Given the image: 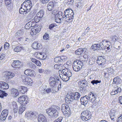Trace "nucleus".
<instances>
[{
  "label": "nucleus",
  "instance_id": "obj_53",
  "mask_svg": "<svg viewBox=\"0 0 122 122\" xmlns=\"http://www.w3.org/2000/svg\"><path fill=\"white\" fill-rule=\"evenodd\" d=\"M21 31L19 30L17 31V32L15 33V36H16L20 37L22 35V33L21 32Z\"/></svg>",
  "mask_w": 122,
  "mask_h": 122
},
{
  "label": "nucleus",
  "instance_id": "obj_9",
  "mask_svg": "<svg viewBox=\"0 0 122 122\" xmlns=\"http://www.w3.org/2000/svg\"><path fill=\"white\" fill-rule=\"evenodd\" d=\"M74 92H70L69 94H68L66 97L65 98V101L67 103H70L71 102H72L73 101L75 100L74 98Z\"/></svg>",
  "mask_w": 122,
  "mask_h": 122
},
{
  "label": "nucleus",
  "instance_id": "obj_51",
  "mask_svg": "<svg viewBox=\"0 0 122 122\" xmlns=\"http://www.w3.org/2000/svg\"><path fill=\"white\" fill-rule=\"evenodd\" d=\"M111 38L112 41L113 42L117 41L118 39V37L115 36H113Z\"/></svg>",
  "mask_w": 122,
  "mask_h": 122
},
{
  "label": "nucleus",
  "instance_id": "obj_59",
  "mask_svg": "<svg viewBox=\"0 0 122 122\" xmlns=\"http://www.w3.org/2000/svg\"><path fill=\"white\" fill-rule=\"evenodd\" d=\"M34 20L36 21V22H38L39 20H40V18L36 15V16L34 17V19H33Z\"/></svg>",
  "mask_w": 122,
  "mask_h": 122
},
{
  "label": "nucleus",
  "instance_id": "obj_16",
  "mask_svg": "<svg viewBox=\"0 0 122 122\" xmlns=\"http://www.w3.org/2000/svg\"><path fill=\"white\" fill-rule=\"evenodd\" d=\"M15 76L14 73L10 71L6 72L5 75V76L7 80H10V79L13 78Z\"/></svg>",
  "mask_w": 122,
  "mask_h": 122
},
{
  "label": "nucleus",
  "instance_id": "obj_48",
  "mask_svg": "<svg viewBox=\"0 0 122 122\" xmlns=\"http://www.w3.org/2000/svg\"><path fill=\"white\" fill-rule=\"evenodd\" d=\"M37 42L36 41L34 42L32 44V47L35 49H38L37 47L38 46H37Z\"/></svg>",
  "mask_w": 122,
  "mask_h": 122
},
{
  "label": "nucleus",
  "instance_id": "obj_31",
  "mask_svg": "<svg viewBox=\"0 0 122 122\" xmlns=\"http://www.w3.org/2000/svg\"><path fill=\"white\" fill-rule=\"evenodd\" d=\"M7 95V93L5 92L0 90V97L3 98L4 97L6 96Z\"/></svg>",
  "mask_w": 122,
  "mask_h": 122
},
{
  "label": "nucleus",
  "instance_id": "obj_25",
  "mask_svg": "<svg viewBox=\"0 0 122 122\" xmlns=\"http://www.w3.org/2000/svg\"><path fill=\"white\" fill-rule=\"evenodd\" d=\"M11 94H13L14 97H16L18 96L19 94L18 90L15 88H13L11 90Z\"/></svg>",
  "mask_w": 122,
  "mask_h": 122
},
{
  "label": "nucleus",
  "instance_id": "obj_17",
  "mask_svg": "<svg viewBox=\"0 0 122 122\" xmlns=\"http://www.w3.org/2000/svg\"><path fill=\"white\" fill-rule=\"evenodd\" d=\"M80 101L82 104L84 105L85 106H86L89 101L88 96H85L82 97L80 99Z\"/></svg>",
  "mask_w": 122,
  "mask_h": 122
},
{
  "label": "nucleus",
  "instance_id": "obj_62",
  "mask_svg": "<svg viewBox=\"0 0 122 122\" xmlns=\"http://www.w3.org/2000/svg\"><path fill=\"white\" fill-rule=\"evenodd\" d=\"M50 0H40V2L43 4H45L48 3Z\"/></svg>",
  "mask_w": 122,
  "mask_h": 122
},
{
  "label": "nucleus",
  "instance_id": "obj_36",
  "mask_svg": "<svg viewBox=\"0 0 122 122\" xmlns=\"http://www.w3.org/2000/svg\"><path fill=\"white\" fill-rule=\"evenodd\" d=\"M83 5V3L81 2H78L76 3V6L80 9L82 8Z\"/></svg>",
  "mask_w": 122,
  "mask_h": 122
},
{
  "label": "nucleus",
  "instance_id": "obj_8",
  "mask_svg": "<svg viewBox=\"0 0 122 122\" xmlns=\"http://www.w3.org/2000/svg\"><path fill=\"white\" fill-rule=\"evenodd\" d=\"M83 63L80 60H76L73 61L72 66L73 70L76 72L79 71L83 66Z\"/></svg>",
  "mask_w": 122,
  "mask_h": 122
},
{
  "label": "nucleus",
  "instance_id": "obj_35",
  "mask_svg": "<svg viewBox=\"0 0 122 122\" xmlns=\"http://www.w3.org/2000/svg\"><path fill=\"white\" fill-rule=\"evenodd\" d=\"M43 15V11L42 10H41L36 14V15L41 19Z\"/></svg>",
  "mask_w": 122,
  "mask_h": 122
},
{
  "label": "nucleus",
  "instance_id": "obj_32",
  "mask_svg": "<svg viewBox=\"0 0 122 122\" xmlns=\"http://www.w3.org/2000/svg\"><path fill=\"white\" fill-rule=\"evenodd\" d=\"M54 61L57 63H62L61 56L57 57H55L54 59Z\"/></svg>",
  "mask_w": 122,
  "mask_h": 122
},
{
  "label": "nucleus",
  "instance_id": "obj_4",
  "mask_svg": "<svg viewBox=\"0 0 122 122\" xmlns=\"http://www.w3.org/2000/svg\"><path fill=\"white\" fill-rule=\"evenodd\" d=\"M63 18H65L66 21L70 22L72 21L74 19V13L73 10L70 9H66L63 13Z\"/></svg>",
  "mask_w": 122,
  "mask_h": 122
},
{
  "label": "nucleus",
  "instance_id": "obj_33",
  "mask_svg": "<svg viewBox=\"0 0 122 122\" xmlns=\"http://www.w3.org/2000/svg\"><path fill=\"white\" fill-rule=\"evenodd\" d=\"M11 3V0H8V1H6L5 2V4L6 5L7 7L9 10H11V9L10 5Z\"/></svg>",
  "mask_w": 122,
  "mask_h": 122
},
{
  "label": "nucleus",
  "instance_id": "obj_13",
  "mask_svg": "<svg viewBox=\"0 0 122 122\" xmlns=\"http://www.w3.org/2000/svg\"><path fill=\"white\" fill-rule=\"evenodd\" d=\"M78 84L81 88H86V87L89 86V84L88 82L85 79L79 81Z\"/></svg>",
  "mask_w": 122,
  "mask_h": 122
},
{
  "label": "nucleus",
  "instance_id": "obj_49",
  "mask_svg": "<svg viewBox=\"0 0 122 122\" xmlns=\"http://www.w3.org/2000/svg\"><path fill=\"white\" fill-rule=\"evenodd\" d=\"M67 106H69L68 105L66 104H62L61 106V110H64L66 108Z\"/></svg>",
  "mask_w": 122,
  "mask_h": 122
},
{
  "label": "nucleus",
  "instance_id": "obj_11",
  "mask_svg": "<svg viewBox=\"0 0 122 122\" xmlns=\"http://www.w3.org/2000/svg\"><path fill=\"white\" fill-rule=\"evenodd\" d=\"M110 43L108 40H103L102 42H101L99 43V46H100L101 49L102 50L104 51L106 50V47L108 45V44H107V45L105 46L104 45L106 43Z\"/></svg>",
  "mask_w": 122,
  "mask_h": 122
},
{
  "label": "nucleus",
  "instance_id": "obj_39",
  "mask_svg": "<svg viewBox=\"0 0 122 122\" xmlns=\"http://www.w3.org/2000/svg\"><path fill=\"white\" fill-rule=\"evenodd\" d=\"M8 112V111L6 109H5L3 110L2 111L1 115H3L4 116H7Z\"/></svg>",
  "mask_w": 122,
  "mask_h": 122
},
{
  "label": "nucleus",
  "instance_id": "obj_26",
  "mask_svg": "<svg viewBox=\"0 0 122 122\" xmlns=\"http://www.w3.org/2000/svg\"><path fill=\"white\" fill-rule=\"evenodd\" d=\"M31 60L33 62H34L37 66H41V64L40 62L38 60L33 58H31Z\"/></svg>",
  "mask_w": 122,
  "mask_h": 122
},
{
  "label": "nucleus",
  "instance_id": "obj_34",
  "mask_svg": "<svg viewBox=\"0 0 122 122\" xmlns=\"http://www.w3.org/2000/svg\"><path fill=\"white\" fill-rule=\"evenodd\" d=\"M74 99L75 100H78L80 97V93L78 92H74Z\"/></svg>",
  "mask_w": 122,
  "mask_h": 122
},
{
  "label": "nucleus",
  "instance_id": "obj_54",
  "mask_svg": "<svg viewBox=\"0 0 122 122\" xmlns=\"http://www.w3.org/2000/svg\"><path fill=\"white\" fill-rule=\"evenodd\" d=\"M63 119L62 117H60L56 119L53 122H61Z\"/></svg>",
  "mask_w": 122,
  "mask_h": 122
},
{
  "label": "nucleus",
  "instance_id": "obj_47",
  "mask_svg": "<svg viewBox=\"0 0 122 122\" xmlns=\"http://www.w3.org/2000/svg\"><path fill=\"white\" fill-rule=\"evenodd\" d=\"M22 8L21 7L20 9L19 10V13L20 14H26L27 13V12L26 10H25L24 9Z\"/></svg>",
  "mask_w": 122,
  "mask_h": 122
},
{
  "label": "nucleus",
  "instance_id": "obj_22",
  "mask_svg": "<svg viewBox=\"0 0 122 122\" xmlns=\"http://www.w3.org/2000/svg\"><path fill=\"white\" fill-rule=\"evenodd\" d=\"M38 122H47L46 117L42 114L38 115Z\"/></svg>",
  "mask_w": 122,
  "mask_h": 122
},
{
  "label": "nucleus",
  "instance_id": "obj_37",
  "mask_svg": "<svg viewBox=\"0 0 122 122\" xmlns=\"http://www.w3.org/2000/svg\"><path fill=\"white\" fill-rule=\"evenodd\" d=\"M115 88H116V89L115 90V93L117 94L118 92H120L122 91V90L121 88L120 87L118 88L117 85H116L115 86Z\"/></svg>",
  "mask_w": 122,
  "mask_h": 122
},
{
  "label": "nucleus",
  "instance_id": "obj_46",
  "mask_svg": "<svg viewBox=\"0 0 122 122\" xmlns=\"http://www.w3.org/2000/svg\"><path fill=\"white\" fill-rule=\"evenodd\" d=\"M30 24H31V22H29L25 25V28L26 29H29L32 27Z\"/></svg>",
  "mask_w": 122,
  "mask_h": 122
},
{
  "label": "nucleus",
  "instance_id": "obj_42",
  "mask_svg": "<svg viewBox=\"0 0 122 122\" xmlns=\"http://www.w3.org/2000/svg\"><path fill=\"white\" fill-rule=\"evenodd\" d=\"M55 22L57 23H61V18L55 16Z\"/></svg>",
  "mask_w": 122,
  "mask_h": 122
},
{
  "label": "nucleus",
  "instance_id": "obj_64",
  "mask_svg": "<svg viewBox=\"0 0 122 122\" xmlns=\"http://www.w3.org/2000/svg\"><path fill=\"white\" fill-rule=\"evenodd\" d=\"M118 103L122 105V96L119 97L118 98Z\"/></svg>",
  "mask_w": 122,
  "mask_h": 122
},
{
  "label": "nucleus",
  "instance_id": "obj_45",
  "mask_svg": "<svg viewBox=\"0 0 122 122\" xmlns=\"http://www.w3.org/2000/svg\"><path fill=\"white\" fill-rule=\"evenodd\" d=\"M61 59L62 63H63V62L66 61L67 59V57L66 56H61Z\"/></svg>",
  "mask_w": 122,
  "mask_h": 122
},
{
  "label": "nucleus",
  "instance_id": "obj_5",
  "mask_svg": "<svg viewBox=\"0 0 122 122\" xmlns=\"http://www.w3.org/2000/svg\"><path fill=\"white\" fill-rule=\"evenodd\" d=\"M62 73L63 74L61 78L64 81H66L69 80L70 77L72 76V74L70 70L68 69H63L62 70Z\"/></svg>",
  "mask_w": 122,
  "mask_h": 122
},
{
  "label": "nucleus",
  "instance_id": "obj_63",
  "mask_svg": "<svg viewBox=\"0 0 122 122\" xmlns=\"http://www.w3.org/2000/svg\"><path fill=\"white\" fill-rule=\"evenodd\" d=\"M117 122H122V115L120 116L117 119Z\"/></svg>",
  "mask_w": 122,
  "mask_h": 122
},
{
  "label": "nucleus",
  "instance_id": "obj_12",
  "mask_svg": "<svg viewBox=\"0 0 122 122\" xmlns=\"http://www.w3.org/2000/svg\"><path fill=\"white\" fill-rule=\"evenodd\" d=\"M42 28V26L41 24L39 25L36 27H35L31 29V31L30 32V34L32 36L36 35V33L39 32Z\"/></svg>",
  "mask_w": 122,
  "mask_h": 122
},
{
  "label": "nucleus",
  "instance_id": "obj_20",
  "mask_svg": "<svg viewBox=\"0 0 122 122\" xmlns=\"http://www.w3.org/2000/svg\"><path fill=\"white\" fill-rule=\"evenodd\" d=\"M9 85L8 83L4 81L0 82V88L4 90L8 88Z\"/></svg>",
  "mask_w": 122,
  "mask_h": 122
},
{
  "label": "nucleus",
  "instance_id": "obj_3",
  "mask_svg": "<svg viewBox=\"0 0 122 122\" xmlns=\"http://www.w3.org/2000/svg\"><path fill=\"white\" fill-rule=\"evenodd\" d=\"M18 100L19 103L21 104L19 108L18 112L19 114H21L26 108L25 105L29 102V100L25 95L20 96Z\"/></svg>",
  "mask_w": 122,
  "mask_h": 122
},
{
  "label": "nucleus",
  "instance_id": "obj_61",
  "mask_svg": "<svg viewBox=\"0 0 122 122\" xmlns=\"http://www.w3.org/2000/svg\"><path fill=\"white\" fill-rule=\"evenodd\" d=\"M6 116H4L3 115H0V119L2 120H5L6 119V117H7Z\"/></svg>",
  "mask_w": 122,
  "mask_h": 122
},
{
  "label": "nucleus",
  "instance_id": "obj_52",
  "mask_svg": "<svg viewBox=\"0 0 122 122\" xmlns=\"http://www.w3.org/2000/svg\"><path fill=\"white\" fill-rule=\"evenodd\" d=\"M30 22H31V24H30L32 27L34 26L36 23H37L33 19L31 20Z\"/></svg>",
  "mask_w": 122,
  "mask_h": 122
},
{
  "label": "nucleus",
  "instance_id": "obj_30",
  "mask_svg": "<svg viewBox=\"0 0 122 122\" xmlns=\"http://www.w3.org/2000/svg\"><path fill=\"white\" fill-rule=\"evenodd\" d=\"M23 49V47L20 46H15L14 50L16 52H18L20 51Z\"/></svg>",
  "mask_w": 122,
  "mask_h": 122
},
{
  "label": "nucleus",
  "instance_id": "obj_57",
  "mask_svg": "<svg viewBox=\"0 0 122 122\" xmlns=\"http://www.w3.org/2000/svg\"><path fill=\"white\" fill-rule=\"evenodd\" d=\"M43 37L44 39H48L49 38L48 34L47 33H46L44 35Z\"/></svg>",
  "mask_w": 122,
  "mask_h": 122
},
{
  "label": "nucleus",
  "instance_id": "obj_2",
  "mask_svg": "<svg viewBox=\"0 0 122 122\" xmlns=\"http://www.w3.org/2000/svg\"><path fill=\"white\" fill-rule=\"evenodd\" d=\"M60 108L58 106H55L53 107H50L46 110V113L49 117L56 118L59 115Z\"/></svg>",
  "mask_w": 122,
  "mask_h": 122
},
{
  "label": "nucleus",
  "instance_id": "obj_56",
  "mask_svg": "<svg viewBox=\"0 0 122 122\" xmlns=\"http://www.w3.org/2000/svg\"><path fill=\"white\" fill-rule=\"evenodd\" d=\"M112 46L111 45H109L108 44V45L106 47V50L105 51H107V50L109 51H111V49H112Z\"/></svg>",
  "mask_w": 122,
  "mask_h": 122
},
{
  "label": "nucleus",
  "instance_id": "obj_1",
  "mask_svg": "<svg viewBox=\"0 0 122 122\" xmlns=\"http://www.w3.org/2000/svg\"><path fill=\"white\" fill-rule=\"evenodd\" d=\"M49 85L51 86V89L54 91H56L59 90L60 85V87L61 86V83L59 77L57 76H55L54 77L51 76L49 79Z\"/></svg>",
  "mask_w": 122,
  "mask_h": 122
},
{
  "label": "nucleus",
  "instance_id": "obj_19",
  "mask_svg": "<svg viewBox=\"0 0 122 122\" xmlns=\"http://www.w3.org/2000/svg\"><path fill=\"white\" fill-rule=\"evenodd\" d=\"M87 49L85 48H80L78 49L75 51V53L76 55H81L84 52H86Z\"/></svg>",
  "mask_w": 122,
  "mask_h": 122
},
{
  "label": "nucleus",
  "instance_id": "obj_27",
  "mask_svg": "<svg viewBox=\"0 0 122 122\" xmlns=\"http://www.w3.org/2000/svg\"><path fill=\"white\" fill-rule=\"evenodd\" d=\"M96 60L95 58H94L93 59L91 57L89 59L88 64L90 65H93L96 62Z\"/></svg>",
  "mask_w": 122,
  "mask_h": 122
},
{
  "label": "nucleus",
  "instance_id": "obj_43",
  "mask_svg": "<svg viewBox=\"0 0 122 122\" xmlns=\"http://www.w3.org/2000/svg\"><path fill=\"white\" fill-rule=\"evenodd\" d=\"M86 88H81L79 89V91L82 94H84L86 93Z\"/></svg>",
  "mask_w": 122,
  "mask_h": 122
},
{
  "label": "nucleus",
  "instance_id": "obj_28",
  "mask_svg": "<svg viewBox=\"0 0 122 122\" xmlns=\"http://www.w3.org/2000/svg\"><path fill=\"white\" fill-rule=\"evenodd\" d=\"M64 14L61 11H58L57 14H56L55 16H56L58 17L62 18L63 19H66L65 18H63Z\"/></svg>",
  "mask_w": 122,
  "mask_h": 122
},
{
  "label": "nucleus",
  "instance_id": "obj_44",
  "mask_svg": "<svg viewBox=\"0 0 122 122\" xmlns=\"http://www.w3.org/2000/svg\"><path fill=\"white\" fill-rule=\"evenodd\" d=\"M57 26L56 24L54 23L50 24L49 25V28L50 30H52L53 28Z\"/></svg>",
  "mask_w": 122,
  "mask_h": 122
},
{
  "label": "nucleus",
  "instance_id": "obj_6",
  "mask_svg": "<svg viewBox=\"0 0 122 122\" xmlns=\"http://www.w3.org/2000/svg\"><path fill=\"white\" fill-rule=\"evenodd\" d=\"M89 101L92 102L94 106H96L98 102V98L97 97L96 94L94 92H91L89 93L88 96Z\"/></svg>",
  "mask_w": 122,
  "mask_h": 122
},
{
  "label": "nucleus",
  "instance_id": "obj_60",
  "mask_svg": "<svg viewBox=\"0 0 122 122\" xmlns=\"http://www.w3.org/2000/svg\"><path fill=\"white\" fill-rule=\"evenodd\" d=\"M9 45L8 43L6 42L4 44V47L5 49L7 50L9 48Z\"/></svg>",
  "mask_w": 122,
  "mask_h": 122
},
{
  "label": "nucleus",
  "instance_id": "obj_23",
  "mask_svg": "<svg viewBox=\"0 0 122 122\" xmlns=\"http://www.w3.org/2000/svg\"><path fill=\"white\" fill-rule=\"evenodd\" d=\"M122 82L119 76H117L115 77L113 79L112 84H120Z\"/></svg>",
  "mask_w": 122,
  "mask_h": 122
},
{
  "label": "nucleus",
  "instance_id": "obj_14",
  "mask_svg": "<svg viewBox=\"0 0 122 122\" xmlns=\"http://www.w3.org/2000/svg\"><path fill=\"white\" fill-rule=\"evenodd\" d=\"M66 108L64 110H61L63 114L65 117H70L71 114V112L69 106H67Z\"/></svg>",
  "mask_w": 122,
  "mask_h": 122
},
{
  "label": "nucleus",
  "instance_id": "obj_7",
  "mask_svg": "<svg viewBox=\"0 0 122 122\" xmlns=\"http://www.w3.org/2000/svg\"><path fill=\"white\" fill-rule=\"evenodd\" d=\"M91 117L90 112L88 110H86L82 112L80 118L83 121H86L90 119Z\"/></svg>",
  "mask_w": 122,
  "mask_h": 122
},
{
  "label": "nucleus",
  "instance_id": "obj_24",
  "mask_svg": "<svg viewBox=\"0 0 122 122\" xmlns=\"http://www.w3.org/2000/svg\"><path fill=\"white\" fill-rule=\"evenodd\" d=\"M18 90L20 93L24 94L27 92V88L25 86H21L19 88Z\"/></svg>",
  "mask_w": 122,
  "mask_h": 122
},
{
  "label": "nucleus",
  "instance_id": "obj_10",
  "mask_svg": "<svg viewBox=\"0 0 122 122\" xmlns=\"http://www.w3.org/2000/svg\"><path fill=\"white\" fill-rule=\"evenodd\" d=\"M22 78L23 82L25 84H27L30 85H31L33 81L30 78L27 76L23 75L22 76Z\"/></svg>",
  "mask_w": 122,
  "mask_h": 122
},
{
  "label": "nucleus",
  "instance_id": "obj_40",
  "mask_svg": "<svg viewBox=\"0 0 122 122\" xmlns=\"http://www.w3.org/2000/svg\"><path fill=\"white\" fill-rule=\"evenodd\" d=\"M101 81L100 80L99 81L97 80H93L91 81L92 84L93 85L94 84H97L98 83H99L101 82Z\"/></svg>",
  "mask_w": 122,
  "mask_h": 122
},
{
  "label": "nucleus",
  "instance_id": "obj_41",
  "mask_svg": "<svg viewBox=\"0 0 122 122\" xmlns=\"http://www.w3.org/2000/svg\"><path fill=\"white\" fill-rule=\"evenodd\" d=\"M101 61V63H100L101 65H104L106 62V60L105 58V57L102 56Z\"/></svg>",
  "mask_w": 122,
  "mask_h": 122
},
{
  "label": "nucleus",
  "instance_id": "obj_38",
  "mask_svg": "<svg viewBox=\"0 0 122 122\" xmlns=\"http://www.w3.org/2000/svg\"><path fill=\"white\" fill-rule=\"evenodd\" d=\"M101 60L102 56H99L97 57V59H96V61L97 63L98 64L101 65L100 63H101Z\"/></svg>",
  "mask_w": 122,
  "mask_h": 122
},
{
  "label": "nucleus",
  "instance_id": "obj_21",
  "mask_svg": "<svg viewBox=\"0 0 122 122\" xmlns=\"http://www.w3.org/2000/svg\"><path fill=\"white\" fill-rule=\"evenodd\" d=\"M99 45V43L92 45L91 47V49H92L94 51L97 50L98 51H100V50H102L101 49V47Z\"/></svg>",
  "mask_w": 122,
  "mask_h": 122
},
{
  "label": "nucleus",
  "instance_id": "obj_50",
  "mask_svg": "<svg viewBox=\"0 0 122 122\" xmlns=\"http://www.w3.org/2000/svg\"><path fill=\"white\" fill-rule=\"evenodd\" d=\"M25 116V117H26L27 119H28L31 120L32 118L30 113H26Z\"/></svg>",
  "mask_w": 122,
  "mask_h": 122
},
{
  "label": "nucleus",
  "instance_id": "obj_18",
  "mask_svg": "<svg viewBox=\"0 0 122 122\" xmlns=\"http://www.w3.org/2000/svg\"><path fill=\"white\" fill-rule=\"evenodd\" d=\"M56 2L54 1L50 2L47 5V7L48 10L49 11L52 10L55 6Z\"/></svg>",
  "mask_w": 122,
  "mask_h": 122
},
{
  "label": "nucleus",
  "instance_id": "obj_55",
  "mask_svg": "<svg viewBox=\"0 0 122 122\" xmlns=\"http://www.w3.org/2000/svg\"><path fill=\"white\" fill-rule=\"evenodd\" d=\"M30 71H31V70L27 69L25 71L24 73L25 75L28 76L29 75Z\"/></svg>",
  "mask_w": 122,
  "mask_h": 122
},
{
  "label": "nucleus",
  "instance_id": "obj_29",
  "mask_svg": "<svg viewBox=\"0 0 122 122\" xmlns=\"http://www.w3.org/2000/svg\"><path fill=\"white\" fill-rule=\"evenodd\" d=\"M81 58L82 59V60H80V61L82 62L83 63V62L85 61H87L88 59V56L86 55H85L83 56H81Z\"/></svg>",
  "mask_w": 122,
  "mask_h": 122
},
{
  "label": "nucleus",
  "instance_id": "obj_15",
  "mask_svg": "<svg viewBox=\"0 0 122 122\" xmlns=\"http://www.w3.org/2000/svg\"><path fill=\"white\" fill-rule=\"evenodd\" d=\"M13 61L11 64V66L13 67L19 68L22 66L21 62L19 61L16 60Z\"/></svg>",
  "mask_w": 122,
  "mask_h": 122
},
{
  "label": "nucleus",
  "instance_id": "obj_58",
  "mask_svg": "<svg viewBox=\"0 0 122 122\" xmlns=\"http://www.w3.org/2000/svg\"><path fill=\"white\" fill-rule=\"evenodd\" d=\"M26 11L27 12H28L30 10L32 7V5H28V6H26Z\"/></svg>",
  "mask_w": 122,
  "mask_h": 122
}]
</instances>
